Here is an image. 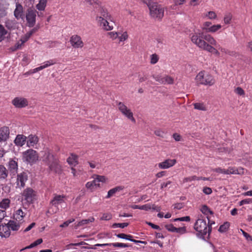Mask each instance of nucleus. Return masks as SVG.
<instances>
[{"label": "nucleus", "mask_w": 252, "mask_h": 252, "mask_svg": "<svg viewBox=\"0 0 252 252\" xmlns=\"http://www.w3.org/2000/svg\"><path fill=\"white\" fill-rule=\"evenodd\" d=\"M94 179L96 180L97 183H99V182L104 183L107 180L105 176L100 175H96V177Z\"/></svg>", "instance_id": "obj_49"}, {"label": "nucleus", "mask_w": 252, "mask_h": 252, "mask_svg": "<svg viewBox=\"0 0 252 252\" xmlns=\"http://www.w3.org/2000/svg\"><path fill=\"white\" fill-rule=\"evenodd\" d=\"M94 221V218H90L88 219L83 220L81 221H80L78 222V224L76 226V227H78L80 226L84 225L85 224H88L89 222H91Z\"/></svg>", "instance_id": "obj_36"}, {"label": "nucleus", "mask_w": 252, "mask_h": 252, "mask_svg": "<svg viewBox=\"0 0 252 252\" xmlns=\"http://www.w3.org/2000/svg\"><path fill=\"white\" fill-rule=\"evenodd\" d=\"M204 40L210 45L217 46V43L214 38L210 34H206L203 35Z\"/></svg>", "instance_id": "obj_28"}, {"label": "nucleus", "mask_w": 252, "mask_h": 252, "mask_svg": "<svg viewBox=\"0 0 252 252\" xmlns=\"http://www.w3.org/2000/svg\"><path fill=\"white\" fill-rule=\"evenodd\" d=\"M194 108L199 110L206 111V108L203 103H195L194 104Z\"/></svg>", "instance_id": "obj_40"}, {"label": "nucleus", "mask_w": 252, "mask_h": 252, "mask_svg": "<svg viewBox=\"0 0 252 252\" xmlns=\"http://www.w3.org/2000/svg\"><path fill=\"white\" fill-rule=\"evenodd\" d=\"M149 9L151 16L154 18L161 19L164 16L163 8L156 2L152 3Z\"/></svg>", "instance_id": "obj_5"}, {"label": "nucleus", "mask_w": 252, "mask_h": 252, "mask_svg": "<svg viewBox=\"0 0 252 252\" xmlns=\"http://www.w3.org/2000/svg\"><path fill=\"white\" fill-rule=\"evenodd\" d=\"M37 11L32 8L28 9L26 12V20L30 27H32L35 24V19Z\"/></svg>", "instance_id": "obj_11"}, {"label": "nucleus", "mask_w": 252, "mask_h": 252, "mask_svg": "<svg viewBox=\"0 0 252 252\" xmlns=\"http://www.w3.org/2000/svg\"><path fill=\"white\" fill-rule=\"evenodd\" d=\"M194 228L201 236H204L207 233L209 235L212 231L211 226L208 228L206 221L202 219H198L196 221Z\"/></svg>", "instance_id": "obj_3"}, {"label": "nucleus", "mask_w": 252, "mask_h": 252, "mask_svg": "<svg viewBox=\"0 0 252 252\" xmlns=\"http://www.w3.org/2000/svg\"><path fill=\"white\" fill-rule=\"evenodd\" d=\"M163 82V84H172L174 83V80L172 77L168 76H166L164 77Z\"/></svg>", "instance_id": "obj_46"}, {"label": "nucleus", "mask_w": 252, "mask_h": 252, "mask_svg": "<svg viewBox=\"0 0 252 252\" xmlns=\"http://www.w3.org/2000/svg\"><path fill=\"white\" fill-rule=\"evenodd\" d=\"M153 77L158 82L160 83L161 84H164L163 82V77H162L161 76L159 75H153Z\"/></svg>", "instance_id": "obj_59"}, {"label": "nucleus", "mask_w": 252, "mask_h": 252, "mask_svg": "<svg viewBox=\"0 0 252 252\" xmlns=\"http://www.w3.org/2000/svg\"><path fill=\"white\" fill-rule=\"evenodd\" d=\"M27 137L23 134H18L14 141V143L18 147H22L25 143H27Z\"/></svg>", "instance_id": "obj_19"}, {"label": "nucleus", "mask_w": 252, "mask_h": 252, "mask_svg": "<svg viewBox=\"0 0 252 252\" xmlns=\"http://www.w3.org/2000/svg\"><path fill=\"white\" fill-rule=\"evenodd\" d=\"M10 202V201L9 199H3L0 202V208L3 209V210H5L9 207Z\"/></svg>", "instance_id": "obj_35"}, {"label": "nucleus", "mask_w": 252, "mask_h": 252, "mask_svg": "<svg viewBox=\"0 0 252 252\" xmlns=\"http://www.w3.org/2000/svg\"><path fill=\"white\" fill-rule=\"evenodd\" d=\"M132 208L133 209H138L140 210H143L145 211H148L151 209V205L149 204H145L142 206H139V205H133L132 206Z\"/></svg>", "instance_id": "obj_34"}, {"label": "nucleus", "mask_w": 252, "mask_h": 252, "mask_svg": "<svg viewBox=\"0 0 252 252\" xmlns=\"http://www.w3.org/2000/svg\"><path fill=\"white\" fill-rule=\"evenodd\" d=\"M159 58L156 54H152L150 57V63L151 64H155L158 61Z\"/></svg>", "instance_id": "obj_44"}, {"label": "nucleus", "mask_w": 252, "mask_h": 252, "mask_svg": "<svg viewBox=\"0 0 252 252\" xmlns=\"http://www.w3.org/2000/svg\"><path fill=\"white\" fill-rule=\"evenodd\" d=\"M8 7L9 4L6 1L0 2V17H3L7 15Z\"/></svg>", "instance_id": "obj_24"}, {"label": "nucleus", "mask_w": 252, "mask_h": 252, "mask_svg": "<svg viewBox=\"0 0 252 252\" xmlns=\"http://www.w3.org/2000/svg\"><path fill=\"white\" fill-rule=\"evenodd\" d=\"M24 216V213L21 209H18L14 214V219L19 222L23 220Z\"/></svg>", "instance_id": "obj_31"}, {"label": "nucleus", "mask_w": 252, "mask_h": 252, "mask_svg": "<svg viewBox=\"0 0 252 252\" xmlns=\"http://www.w3.org/2000/svg\"><path fill=\"white\" fill-rule=\"evenodd\" d=\"M94 187H100L99 183H97L95 179L92 182H89L86 184V187L88 189H90Z\"/></svg>", "instance_id": "obj_38"}, {"label": "nucleus", "mask_w": 252, "mask_h": 252, "mask_svg": "<svg viewBox=\"0 0 252 252\" xmlns=\"http://www.w3.org/2000/svg\"><path fill=\"white\" fill-rule=\"evenodd\" d=\"M41 154L42 161L47 166L57 159L55 158L52 152L48 149L42 151Z\"/></svg>", "instance_id": "obj_10"}, {"label": "nucleus", "mask_w": 252, "mask_h": 252, "mask_svg": "<svg viewBox=\"0 0 252 252\" xmlns=\"http://www.w3.org/2000/svg\"><path fill=\"white\" fill-rule=\"evenodd\" d=\"M8 173L9 172L11 177H13L17 173L18 162L14 159H11L8 162Z\"/></svg>", "instance_id": "obj_14"}, {"label": "nucleus", "mask_w": 252, "mask_h": 252, "mask_svg": "<svg viewBox=\"0 0 252 252\" xmlns=\"http://www.w3.org/2000/svg\"><path fill=\"white\" fill-rule=\"evenodd\" d=\"M200 210L202 213H203L206 215H207L208 214V213H210V214H212L213 213L212 212L206 205L203 206L201 207Z\"/></svg>", "instance_id": "obj_47"}, {"label": "nucleus", "mask_w": 252, "mask_h": 252, "mask_svg": "<svg viewBox=\"0 0 252 252\" xmlns=\"http://www.w3.org/2000/svg\"><path fill=\"white\" fill-rule=\"evenodd\" d=\"M5 27L10 30H14L18 28V23L15 20L7 19L5 22Z\"/></svg>", "instance_id": "obj_23"}, {"label": "nucleus", "mask_w": 252, "mask_h": 252, "mask_svg": "<svg viewBox=\"0 0 252 252\" xmlns=\"http://www.w3.org/2000/svg\"><path fill=\"white\" fill-rule=\"evenodd\" d=\"M12 104L17 108H22L28 105L29 102L27 98L23 97H16L12 101Z\"/></svg>", "instance_id": "obj_12"}, {"label": "nucleus", "mask_w": 252, "mask_h": 252, "mask_svg": "<svg viewBox=\"0 0 252 252\" xmlns=\"http://www.w3.org/2000/svg\"><path fill=\"white\" fill-rule=\"evenodd\" d=\"M206 16L208 17V18L211 20L215 19L217 18V14L214 11L208 12Z\"/></svg>", "instance_id": "obj_51"}, {"label": "nucleus", "mask_w": 252, "mask_h": 252, "mask_svg": "<svg viewBox=\"0 0 252 252\" xmlns=\"http://www.w3.org/2000/svg\"><path fill=\"white\" fill-rule=\"evenodd\" d=\"M155 134L158 136L163 137L164 132L163 131L158 129L155 131Z\"/></svg>", "instance_id": "obj_64"}, {"label": "nucleus", "mask_w": 252, "mask_h": 252, "mask_svg": "<svg viewBox=\"0 0 252 252\" xmlns=\"http://www.w3.org/2000/svg\"><path fill=\"white\" fill-rule=\"evenodd\" d=\"M67 161L70 165H75L78 163V156L72 154L70 156L67 158Z\"/></svg>", "instance_id": "obj_29"}, {"label": "nucleus", "mask_w": 252, "mask_h": 252, "mask_svg": "<svg viewBox=\"0 0 252 252\" xmlns=\"http://www.w3.org/2000/svg\"><path fill=\"white\" fill-rule=\"evenodd\" d=\"M203 192L207 195L210 194L212 192V190L210 188L204 187L203 189Z\"/></svg>", "instance_id": "obj_63"}, {"label": "nucleus", "mask_w": 252, "mask_h": 252, "mask_svg": "<svg viewBox=\"0 0 252 252\" xmlns=\"http://www.w3.org/2000/svg\"><path fill=\"white\" fill-rule=\"evenodd\" d=\"M7 225L9 226V228H11L12 230L15 231L18 230L20 228V222L18 221L14 220H10L7 224Z\"/></svg>", "instance_id": "obj_30"}, {"label": "nucleus", "mask_w": 252, "mask_h": 252, "mask_svg": "<svg viewBox=\"0 0 252 252\" xmlns=\"http://www.w3.org/2000/svg\"><path fill=\"white\" fill-rule=\"evenodd\" d=\"M252 203V198H248L242 200L239 202V205L242 206L244 204H251Z\"/></svg>", "instance_id": "obj_58"}, {"label": "nucleus", "mask_w": 252, "mask_h": 252, "mask_svg": "<svg viewBox=\"0 0 252 252\" xmlns=\"http://www.w3.org/2000/svg\"><path fill=\"white\" fill-rule=\"evenodd\" d=\"M212 23L210 22H205L202 25V29L206 32H209Z\"/></svg>", "instance_id": "obj_39"}, {"label": "nucleus", "mask_w": 252, "mask_h": 252, "mask_svg": "<svg viewBox=\"0 0 252 252\" xmlns=\"http://www.w3.org/2000/svg\"><path fill=\"white\" fill-rule=\"evenodd\" d=\"M199 179V178H198V177L196 176H191V177H186L183 180V182L184 183H186V182H190L191 181H193V180H198Z\"/></svg>", "instance_id": "obj_53"}, {"label": "nucleus", "mask_w": 252, "mask_h": 252, "mask_svg": "<svg viewBox=\"0 0 252 252\" xmlns=\"http://www.w3.org/2000/svg\"><path fill=\"white\" fill-rule=\"evenodd\" d=\"M10 235V230L7 224L0 225V236L1 237L7 238Z\"/></svg>", "instance_id": "obj_22"}, {"label": "nucleus", "mask_w": 252, "mask_h": 252, "mask_svg": "<svg viewBox=\"0 0 252 252\" xmlns=\"http://www.w3.org/2000/svg\"><path fill=\"white\" fill-rule=\"evenodd\" d=\"M99 13L100 14V16H101L105 19L111 20V16L105 8L101 7L99 9Z\"/></svg>", "instance_id": "obj_32"}, {"label": "nucleus", "mask_w": 252, "mask_h": 252, "mask_svg": "<svg viewBox=\"0 0 252 252\" xmlns=\"http://www.w3.org/2000/svg\"><path fill=\"white\" fill-rule=\"evenodd\" d=\"M27 146L28 147H35L38 144L39 141L38 137L35 134H30L27 137Z\"/></svg>", "instance_id": "obj_15"}, {"label": "nucleus", "mask_w": 252, "mask_h": 252, "mask_svg": "<svg viewBox=\"0 0 252 252\" xmlns=\"http://www.w3.org/2000/svg\"><path fill=\"white\" fill-rule=\"evenodd\" d=\"M235 93L242 95L245 94L244 91L241 87H237L235 89Z\"/></svg>", "instance_id": "obj_61"}, {"label": "nucleus", "mask_w": 252, "mask_h": 252, "mask_svg": "<svg viewBox=\"0 0 252 252\" xmlns=\"http://www.w3.org/2000/svg\"><path fill=\"white\" fill-rule=\"evenodd\" d=\"M110 245H112L115 247H127L128 245L124 243H115L110 244Z\"/></svg>", "instance_id": "obj_60"}, {"label": "nucleus", "mask_w": 252, "mask_h": 252, "mask_svg": "<svg viewBox=\"0 0 252 252\" xmlns=\"http://www.w3.org/2000/svg\"><path fill=\"white\" fill-rule=\"evenodd\" d=\"M14 15L17 20L23 18V7L19 2L16 3V8L14 11Z\"/></svg>", "instance_id": "obj_20"}, {"label": "nucleus", "mask_w": 252, "mask_h": 252, "mask_svg": "<svg viewBox=\"0 0 252 252\" xmlns=\"http://www.w3.org/2000/svg\"><path fill=\"white\" fill-rule=\"evenodd\" d=\"M55 63V62L53 60H51L44 63L43 65H41V67H42V69H43L50 65L54 64Z\"/></svg>", "instance_id": "obj_45"}, {"label": "nucleus", "mask_w": 252, "mask_h": 252, "mask_svg": "<svg viewBox=\"0 0 252 252\" xmlns=\"http://www.w3.org/2000/svg\"><path fill=\"white\" fill-rule=\"evenodd\" d=\"M237 173L235 171V169L232 167H229L227 169H225V174H236Z\"/></svg>", "instance_id": "obj_52"}, {"label": "nucleus", "mask_w": 252, "mask_h": 252, "mask_svg": "<svg viewBox=\"0 0 252 252\" xmlns=\"http://www.w3.org/2000/svg\"><path fill=\"white\" fill-rule=\"evenodd\" d=\"M178 220L189 221L190 220V217L189 216H186V217H184L175 219L174 220V221H178Z\"/></svg>", "instance_id": "obj_62"}, {"label": "nucleus", "mask_w": 252, "mask_h": 252, "mask_svg": "<svg viewBox=\"0 0 252 252\" xmlns=\"http://www.w3.org/2000/svg\"><path fill=\"white\" fill-rule=\"evenodd\" d=\"M124 189V187L122 186H117L111 189L108 192L106 198H109L112 196L117 192H120Z\"/></svg>", "instance_id": "obj_26"}, {"label": "nucleus", "mask_w": 252, "mask_h": 252, "mask_svg": "<svg viewBox=\"0 0 252 252\" xmlns=\"http://www.w3.org/2000/svg\"><path fill=\"white\" fill-rule=\"evenodd\" d=\"M205 51H207L210 53H212L217 56H219L220 55V52L215 48H214L213 46L210 44L206 49Z\"/></svg>", "instance_id": "obj_37"}, {"label": "nucleus", "mask_w": 252, "mask_h": 252, "mask_svg": "<svg viewBox=\"0 0 252 252\" xmlns=\"http://www.w3.org/2000/svg\"><path fill=\"white\" fill-rule=\"evenodd\" d=\"M28 180V175L25 172L18 174L17 176L16 185L19 188H24L25 183Z\"/></svg>", "instance_id": "obj_13"}, {"label": "nucleus", "mask_w": 252, "mask_h": 252, "mask_svg": "<svg viewBox=\"0 0 252 252\" xmlns=\"http://www.w3.org/2000/svg\"><path fill=\"white\" fill-rule=\"evenodd\" d=\"M23 157L25 161L32 163L38 160V155L35 150L29 149L23 153Z\"/></svg>", "instance_id": "obj_8"}, {"label": "nucleus", "mask_w": 252, "mask_h": 252, "mask_svg": "<svg viewBox=\"0 0 252 252\" xmlns=\"http://www.w3.org/2000/svg\"><path fill=\"white\" fill-rule=\"evenodd\" d=\"M229 227V223L228 222H226L224 223L222 225H221L219 229V231L220 232H224L227 230V229Z\"/></svg>", "instance_id": "obj_41"}, {"label": "nucleus", "mask_w": 252, "mask_h": 252, "mask_svg": "<svg viewBox=\"0 0 252 252\" xmlns=\"http://www.w3.org/2000/svg\"><path fill=\"white\" fill-rule=\"evenodd\" d=\"M22 202L23 204L28 205L33 203L36 199V192L31 188H27L21 193Z\"/></svg>", "instance_id": "obj_2"}, {"label": "nucleus", "mask_w": 252, "mask_h": 252, "mask_svg": "<svg viewBox=\"0 0 252 252\" xmlns=\"http://www.w3.org/2000/svg\"><path fill=\"white\" fill-rule=\"evenodd\" d=\"M48 166L50 171H53L56 173L60 174L62 172V166L59 164L57 159H55Z\"/></svg>", "instance_id": "obj_17"}, {"label": "nucleus", "mask_w": 252, "mask_h": 252, "mask_svg": "<svg viewBox=\"0 0 252 252\" xmlns=\"http://www.w3.org/2000/svg\"><path fill=\"white\" fill-rule=\"evenodd\" d=\"M118 38H119V42L124 41L126 40L128 38V35L126 32H124L121 36H118Z\"/></svg>", "instance_id": "obj_50"}, {"label": "nucleus", "mask_w": 252, "mask_h": 252, "mask_svg": "<svg viewBox=\"0 0 252 252\" xmlns=\"http://www.w3.org/2000/svg\"><path fill=\"white\" fill-rule=\"evenodd\" d=\"M70 42L74 48H82L84 46L81 38L77 35H72L70 39Z\"/></svg>", "instance_id": "obj_16"}, {"label": "nucleus", "mask_w": 252, "mask_h": 252, "mask_svg": "<svg viewBox=\"0 0 252 252\" xmlns=\"http://www.w3.org/2000/svg\"><path fill=\"white\" fill-rule=\"evenodd\" d=\"M232 19V15L230 14H226L224 16L223 21L225 24H228L230 23V22Z\"/></svg>", "instance_id": "obj_56"}, {"label": "nucleus", "mask_w": 252, "mask_h": 252, "mask_svg": "<svg viewBox=\"0 0 252 252\" xmlns=\"http://www.w3.org/2000/svg\"><path fill=\"white\" fill-rule=\"evenodd\" d=\"M64 196L61 195H55L54 197L50 201L51 206L49 208L48 212L54 214L57 212L58 209L57 205L64 202Z\"/></svg>", "instance_id": "obj_7"}, {"label": "nucleus", "mask_w": 252, "mask_h": 252, "mask_svg": "<svg viewBox=\"0 0 252 252\" xmlns=\"http://www.w3.org/2000/svg\"><path fill=\"white\" fill-rule=\"evenodd\" d=\"M195 80L198 84L212 86L215 81L213 77L205 71L200 72L196 76Z\"/></svg>", "instance_id": "obj_1"}, {"label": "nucleus", "mask_w": 252, "mask_h": 252, "mask_svg": "<svg viewBox=\"0 0 252 252\" xmlns=\"http://www.w3.org/2000/svg\"><path fill=\"white\" fill-rule=\"evenodd\" d=\"M117 108L121 113L131 122L135 123V119L131 110L124 102H117Z\"/></svg>", "instance_id": "obj_6"}, {"label": "nucleus", "mask_w": 252, "mask_h": 252, "mask_svg": "<svg viewBox=\"0 0 252 252\" xmlns=\"http://www.w3.org/2000/svg\"><path fill=\"white\" fill-rule=\"evenodd\" d=\"M128 225V223L127 222L125 223H115L112 225V227L114 228L120 227L122 228H125Z\"/></svg>", "instance_id": "obj_48"}, {"label": "nucleus", "mask_w": 252, "mask_h": 252, "mask_svg": "<svg viewBox=\"0 0 252 252\" xmlns=\"http://www.w3.org/2000/svg\"><path fill=\"white\" fill-rule=\"evenodd\" d=\"M221 28V26L220 24L212 25L210 27L209 32H215Z\"/></svg>", "instance_id": "obj_43"}, {"label": "nucleus", "mask_w": 252, "mask_h": 252, "mask_svg": "<svg viewBox=\"0 0 252 252\" xmlns=\"http://www.w3.org/2000/svg\"><path fill=\"white\" fill-rule=\"evenodd\" d=\"M8 175V170L3 165H0V181L7 178Z\"/></svg>", "instance_id": "obj_27"}, {"label": "nucleus", "mask_w": 252, "mask_h": 252, "mask_svg": "<svg viewBox=\"0 0 252 252\" xmlns=\"http://www.w3.org/2000/svg\"><path fill=\"white\" fill-rule=\"evenodd\" d=\"M47 0H39V3L36 4V8L40 11L44 10L47 4Z\"/></svg>", "instance_id": "obj_33"}, {"label": "nucleus", "mask_w": 252, "mask_h": 252, "mask_svg": "<svg viewBox=\"0 0 252 252\" xmlns=\"http://www.w3.org/2000/svg\"><path fill=\"white\" fill-rule=\"evenodd\" d=\"M176 163V160L175 159H167L158 164V166L160 169H167L173 166Z\"/></svg>", "instance_id": "obj_18"}, {"label": "nucleus", "mask_w": 252, "mask_h": 252, "mask_svg": "<svg viewBox=\"0 0 252 252\" xmlns=\"http://www.w3.org/2000/svg\"><path fill=\"white\" fill-rule=\"evenodd\" d=\"M203 33H194L190 35L191 42L196 45L198 47L204 50H206L209 45L203 38Z\"/></svg>", "instance_id": "obj_4"}, {"label": "nucleus", "mask_w": 252, "mask_h": 252, "mask_svg": "<svg viewBox=\"0 0 252 252\" xmlns=\"http://www.w3.org/2000/svg\"><path fill=\"white\" fill-rule=\"evenodd\" d=\"M165 227L168 231L177 233H185L186 229L184 227L176 228L172 224L165 225Z\"/></svg>", "instance_id": "obj_25"}, {"label": "nucleus", "mask_w": 252, "mask_h": 252, "mask_svg": "<svg viewBox=\"0 0 252 252\" xmlns=\"http://www.w3.org/2000/svg\"><path fill=\"white\" fill-rule=\"evenodd\" d=\"M96 21L104 30L110 31L113 29L114 22L111 20L105 19L101 16H96Z\"/></svg>", "instance_id": "obj_9"}, {"label": "nucleus", "mask_w": 252, "mask_h": 252, "mask_svg": "<svg viewBox=\"0 0 252 252\" xmlns=\"http://www.w3.org/2000/svg\"><path fill=\"white\" fill-rule=\"evenodd\" d=\"M7 33V31L4 28L0 25V42L1 41L4 37V35Z\"/></svg>", "instance_id": "obj_42"}, {"label": "nucleus", "mask_w": 252, "mask_h": 252, "mask_svg": "<svg viewBox=\"0 0 252 252\" xmlns=\"http://www.w3.org/2000/svg\"><path fill=\"white\" fill-rule=\"evenodd\" d=\"M108 34L111 38L115 39L118 38L120 33L118 32H109L108 33Z\"/></svg>", "instance_id": "obj_54"}, {"label": "nucleus", "mask_w": 252, "mask_h": 252, "mask_svg": "<svg viewBox=\"0 0 252 252\" xmlns=\"http://www.w3.org/2000/svg\"><path fill=\"white\" fill-rule=\"evenodd\" d=\"M9 129L7 126H3L0 129V142L5 141L8 138Z\"/></svg>", "instance_id": "obj_21"}, {"label": "nucleus", "mask_w": 252, "mask_h": 252, "mask_svg": "<svg viewBox=\"0 0 252 252\" xmlns=\"http://www.w3.org/2000/svg\"><path fill=\"white\" fill-rule=\"evenodd\" d=\"M216 46L222 53H224L225 54H229L230 55H232V54L233 53V52L229 51L227 50H226V49L220 47L219 45H217V46Z\"/></svg>", "instance_id": "obj_55"}, {"label": "nucleus", "mask_w": 252, "mask_h": 252, "mask_svg": "<svg viewBox=\"0 0 252 252\" xmlns=\"http://www.w3.org/2000/svg\"><path fill=\"white\" fill-rule=\"evenodd\" d=\"M71 173L73 174L74 177H77L78 175H80L81 173V170L78 169L76 170L74 167L71 168Z\"/></svg>", "instance_id": "obj_57"}]
</instances>
